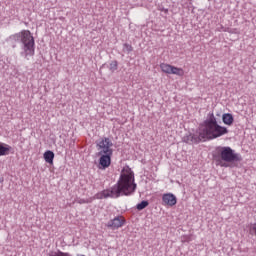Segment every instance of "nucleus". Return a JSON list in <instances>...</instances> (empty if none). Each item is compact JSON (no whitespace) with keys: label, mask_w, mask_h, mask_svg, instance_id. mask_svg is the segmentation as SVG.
Returning a JSON list of instances; mask_svg holds the SVG:
<instances>
[{"label":"nucleus","mask_w":256,"mask_h":256,"mask_svg":"<svg viewBox=\"0 0 256 256\" xmlns=\"http://www.w3.org/2000/svg\"><path fill=\"white\" fill-rule=\"evenodd\" d=\"M135 189H137L135 174L129 166H125L121 171L118 182L111 189L97 193L94 199H108V197L117 199L121 197V195H132V193H135Z\"/></svg>","instance_id":"nucleus-1"},{"label":"nucleus","mask_w":256,"mask_h":256,"mask_svg":"<svg viewBox=\"0 0 256 256\" xmlns=\"http://www.w3.org/2000/svg\"><path fill=\"white\" fill-rule=\"evenodd\" d=\"M229 130L226 127L217 124V118L212 114L206 121H204L202 127L200 128L199 137L201 139H218V137H223L227 135Z\"/></svg>","instance_id":"nucleus-2"},{"label":"nucleus","mask_w":256,"mask_h":256,"mask_svg":"<svg viewBox=\"0 0 256 256\" xmlns=\"http://www.w3.org/2000/svg\"><path fill=\"white\" fill-rule=\"evenodd\" d=\"M12 41H21L24 45L25 57H33L35 55V39L31 35V31L22 30L16 34L10 36Z\"/></svg>","instance_id":"nucleus-3"},{"label":"nucleus","mask_w":256,"mask_h":256,"mask_svg":"<svg viewBox=\"0 0 256 256\" xmlns=\"http://www.w3.org/2000/svg\"><path fill=\"white\" fill-rule=\"evenodd\" d=\"M218 152L220 159L225 161V163L243 161V158L239 154L235 153V150L231 149V147H221Z\"/></svg>","instance_id":"nucleus-4"},{"label":"nucleus","mask_w":256,"mask_h":256,"mask_svg":"<svg viewBox=\"0 0 256 256\" xmlns=\"http://www.w3.org/2000/svg\"><path fill=\"white\" fill-rule=\"evenodd\" d=\"M98 155H113V142L109 138H102L98 143Z\"/></svg>","instance_id":"nucleus-5"},{"label":"nucleus","mask_w":256,"mask_h":256,"mask_svg":"<svg viewBox=\"0 0 256 256\" xmlns=\"http://www.w3.org/2000/svg\"><path fill=\"white\" fill-rule=\"evenodd\" d=\"M160 69L162 73H165L166 75H177V77H183V75H185V70H183V68H179L167 63H161Z\"/></svg>","instance_id":"nucleus-6"},{"label":"nucleus","mask_w":256,"mask_h":256,"mask_svg":"<svg viewBox=\"0 0 256 256\" xmlns=\"http://www.w3.org/2000/svg\"><path fill=\"white\" fill-rule=\"evenodd\" d=\"M125 223H127V220H125V217L116 216L107 222L106 227L108 229H112V231H115L117 229H121V227H123Z\"/></svg>","instance_id":"nucleus-7"},{"label":"nucleus","mask_w":256,"mask_h":256,"mask_svg":"<svg viewBox=\"0 0 256 256\" xmlns=\"http://www.w3.org/2000/svg\"><path fill=\"white\" fill-rule=\"evenodd\" d=\"M162 205L167 207H175L177 205V196L173 193H165L162 195Z\"/></svg>","instance_id":"nucleus-8"},{"label":"nucleus","mask_w":256,"mask_h":256,"mask_svg":"<svg viewBox=\"0 0 256 256\" xmlns=\"http://www.w3.org/2000/svg\"><path fill=\"white\" fill-rule=\"evenodd\" d=\"M100 158H99V169H107L108 167L111 166V157H113V155H109V154H99Z\"/></svg>","instance_id":"nucleus-9"},{"label":"nucleus","mask_w":256,"mask_h":256,"mask_svg":"<svg viewBox=\"0 0 256 256\" xmlns=\"http://www.w3.org/2000/svg\"><path fill=\"white\" fill-rule=\"evenodd\" d=\"M222 121L224 123V125H233V121H235V119L233 118V114L231 113H225L222 116Z\"/></svg>","instance_id":"nucleus-10"},{"label":"nucleus","mask_w":256,"mask_h":256,"mask_svg":"<svg viewBox=\"0 0 256 256\" xmlns=\"http://www.w3.org/2000/svg\"><path fill=\"white\" fill-rule=\"evenodd\" d=\"M54 159H55V153H53V151L47 150L44 153V160L46 161V163H49V165H53Z\"/></svg>","instance_id":"nucleus-11"},{"label":"nucleus","mask_w":256,"mask_h":256,"mask_svg":"<svg viewBox=\"0 0 256 256\" xmlns=\"http://www.w3.org/2000/svg\"><path fill=\"white\" fill-rule=\"evenodd\" d=\"M10 151H11V146H9L7 144L0 143V157L9 155Z\"/></svg>","instance_id":"nucleus-12"},{"label":"nucleus","mask_w":256,"mask_h":256,"mask_svg":"<svg viewBox=\"0 0 256 256\" xmlns=\"http://www.w3.org/2000/svg\"><path fill=\"white\" fill-rule=\"evenodd\" d=\"M184 141L185 143H189V141H191V143H199L201 139L196 137L194 134H190L189 136H187V138H184Z\"/></svg>","instance_id":"nucleus-13"},{"label":"nucleus","mask_w":256,"mask_h":256,"mask_svg":"<svg viewBox=\"0 0 256 256\" xmlns=\"http://www.w3.org/2000/svg\"><path fill=\"white\" fill-rule=\"evenodd\" d=\"M48 256H72V255L69 252L52 251L48 254Z\"/></svg>","instance_id":"nucleus-14"},{"label":"nucleus","mask_w":256,"mask_h":256,"mask_svg":"<svg viewBox=\"0 0 256 256\" xmlns=\"http://www.w3.org/2000/svg\"><path fill=\"white\" fill-rule=\"evenodd\" d=\"M146 207H149V202L144 200L141 203L137 204L136 209H138V211H143V209H145Z\"/></svg>","instance_id":"nucleus-15"},{"label":"nucleus","mask_w":256,"mask_h":256,"mask_svg":"<svg viewBox=\"0 0 256 256\" xmlns=\"http://www.w3.org/2000/svg\"><path fill=\"white\" fill-rule=\"evenodd\" d=\"M117 67H118V63H117V61H112L111 63H110V71H117Z\"/></svg>","instance_id":"nucleus-16"},{"label":"nucleus","mask_w":256,"mask_h":256,"mask_svg":"<svg viewBox=\"0 0 256 256\" xmlns=\"http://www.w3.org/2000/svg\"><path fill=\"white\" fill-rule=\"evenodd\" d=\"M251 231H253L254 235L256 236V223L251 227Z\"/></svg>","instance_id":"nucleus-17"},{"label":"nucleus","mask_w":256,"mask_h":256,"mask_svg":"<svg viewBox=\"0 0 256 256\" xmlns=\"http://www.w3.org/2000/svg\"><path fill=\"white\" fill-rule=\"evenodd\" d=\"M127 47H129V51H133V47L126 45Z\"/></svg>","instance_id":"nucleus-18"}]
</instances>
